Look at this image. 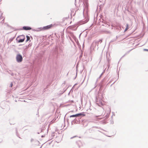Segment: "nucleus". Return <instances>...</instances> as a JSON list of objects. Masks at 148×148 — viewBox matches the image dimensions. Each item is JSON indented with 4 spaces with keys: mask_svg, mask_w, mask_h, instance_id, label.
<instances>
[{
    "mask_svg": "<svg viewBox=\"0 0 148 148\" xmlns=\"http://www.w3.org/2000/svg\"><path fill=\"white\" fill-rule=\"evenodd\" d=\"M25 38L24 35L18 36L16 39V40L18 43L22 42L25 40Z\"/></svg>",
    "mask_w": 148,
    "mask_h": 148,
    "instance_id": "nucleus-1",
    "label": "nucleus"
},
{
    "mask_svg": "<svg viewBox=\"0 0 148 148\" xmlns=\"http://www.w3.org/2000/svg\"><path fill=\"white\" fill-rule=\"evenodd\" d=\"M69 33L70 34V36L74 39L75 42H77V41H78V40L76 38V37L74 35L73 33L71 32H69Z\"/></svg>",
    "mask_w": 148,
    "mask_h": 148,
    "instance_id": "nucleus-6",
    "label": "nucleus"
},
{
    "mask_svg": "<svg viewBox=\"0 0 148 148\" xmlns=\"http://www.w3.org/2000/svg\"><path fill=\"white\" fill-rule=\"evenodd\" d=\"M26 38H27V39L26 40V42H27V41H30L31 40H30V38L29 36L27 35V36H26Z\"/></svg>",
    "mask_w": 148,
    "mask_h": 148,
    "instance_id": "nucleus-19",
    "label": "nucleus"
},
{
    "mask_svg": "<svg viewBox=\"0 0 148 148\" xmlns=\"http://www.w3.org/2000/svg\"><path fill=\"white\" fill-rule=\"evenodd\" d=\"M110 83V82H109L108 83V84H109V83Z\"/></svg>",
    "mask_w": 148,
    "mask_h": 148,
    "instance_id": "nucleus-59",
    "label": "nucleus"
},
{
    "mask_svg": "<svg viewBox=\"0 0 148 148\" xmlns=\"http://www.w3.org/2000/svg\"><path fill=\"white\" fill-rule=\"evenodd\" d=\"M53 53L56 55H57L58 54V49L55 48L53 51Z\"/></svg>",
    "mask_w": 148,
    "mask_h": 148,
    "instance_id": "nucleus-13",
    "label": "nucleus"
},
{
    "mask_svg": "<svg viewBox=\"0 0 148 148\" xmlns=\"http://www.w3.org/2000/svg\"><path fill=\"white\" fill-rule=\"evenodd\" d=\"M89 20V18H86V20H82L79 22V25L87 23Z\"/></svg>",
    "mask_w": 148,
    "mask_h": 148,
    "instance_id": "nucleus-7",
    "label": "nucleus"
},
{
    "mask_svg": "<svg viewBox=\"0 0 148 148\" xmlns=\"http://www.w3.org/2000/svg\"><path fill=\"white\" fill-rule=\"evenodd\" d=\"M14 38V37L12 38H10L8 41V44L9 43H10L11 42L13 41V40Z\"/></svg>",
    "mask_w": 148,
    "mask_h": 148,
    "instance_id": "nucleus-18",
    "label": "nucleus"
},
{
    "mask_svg": "<svg viewBox=\"0 0 148 148\" xmlns=\"http://www.w3.org/2000/svg\"><path fill=\"white\" fill-rule=\"evenodd\" d=\"M100 8H99V9H100V10H101V9H100Z\"/></svg>",
    "mask_w": 148,
    "mask_h": 148,
    "instance_id": "nucleus-61",
    "label": "nucleus"
},
{
    "mask_svg": "<svg viewBox=\"0 0 148 148\" xmlns=\"http://www.w3.org/2000/svg\"><path fill=\"white\" fill-rule=\"evenodd\" d=\"M61 37L62 38L64 36V34L62 33L61 35Z\"/></svg>",
    "mask_w": 148,
    "mask_h": 148,
    "instance_id": "nucleus-33",
    "label": "nucleus"
},
{
    "mask_svg": "<svg viewBox=\"0 0 148 148\" xmlns=\"http://www.w3.org/2000/svg\"><path fill=\"white\" fill-rule=\"evenodd\" d=\"M49 85H47V87Z\"/></svg>",
    "mask_w": 148,
    "mask_h": 148,
    "instance_id": "nucleus-60",
    "label": "nucleus"
},
{
    "mask_svg": "<svg viewBox=\"0 0 148 148\" xmlns=\"http://www.w3.org/2000/svg\"><path fill=\"white\" fill-rule=\"evenodd\" d=\"M76 143L78 146L79 147H80L82 145V143L81 142L80 140H79L77 141L76 142Z\"/></svg>",
    "mask_w": 148,
    "mask_h": 148,
    "instance_id": "nucleus-12",
    "label": "nucleus"
},
{
    "mask_svg": "<svg viewBox=\"0 0 148 148\" xmlns=\"http://www.w3.org/2000/svg\"><path fill=\"white\" fill-rule=\"evenodd\" d=\"M78 117L77 114H73L72 115H71L70 116V117H75V118H77V117Z\"/></svg>",
    "mask_w": 148,
    "mask_h": 148,
    "instance_id": "nucleus-16",
    "label": "nucleus"
},
{
    "mask_svg": "<svg viewBox=\"0 0 148 148\" xmlns=\"http://www.w3.org/2000/svg\"><path fill=\"white\" fill-rule=\"evenodd\" d=\"M97 103L98 104V105L99 106H100V105H103L102 102L101 101L99 102V104H98V103Z\"/></svg>",
    "mask_w": 148,
    "mask_h": 148,
    "instance_id": "nucleus-28",
    "label": "nucleus"
},
{
    "mask_svg": "<svg viewBox=\"0 0 148 148\" xmlns=\"http://www.w3.org/2000/svg\"><path fill=\"white\" fill-rule=\"evenodd\" d=\"M68 88H66V89H65L64 90V91L63 92H62V93H63Z\"/></svg>",
    "mask_w": 148,
    "mask_h": 148,
    "instance_id": "nucleus-37",
    "label": "nucleus"
},
{
    "mask_svg": "<svg viewBox=\"0 0 148 148\" xmlns=\"http://www.w3.org/2000/svg\"><path fill=\"white\" fill-rule=\"evenodd\" d=\"M42 130H41V132H42Z\"/></svg>",
    "mask_w": 148,
    "mask_h": 148,
    "instance_id": "nucleus-53",
    "label": "nucleus"
},
{
    "mask_svg": "<svg viewBox=\"0 0 148 148\" xmlns=\"http://www.w3.org/2000/svg\"><path fill=\"white\" fill-rule=\"evenodd\" d=\"M81 34H80L79 35V36H80Z\"/></svg>",
    "mask_w": 148,
    "mask_h": 148,
    "instance_id": "nucleus-56",
    "label": "nucleus"
},
{
    "mask_svg": "<svg viewBox=\"0 0 148 148\" xmlns=\"http://www.w3.org/2000/svg\"><path fill=\"white\" fill-rule=\"evenodd\" d=\"M143 50L144 51H148V49H143Z\"/></svg>",
    "mask_w": 148,
    "mask_h": 148,
    "instance_id": "nucleus-34",
    "label": "nucleus"
},
{
    "mask_svg": "<svg viewBox=\"0 0 148 148\" xmlns=\"http://www.w3.org/2000/svg\"><path fill=\"white\" fill-rule=\"evenodd\" d=\"M102 25L105 26L106 27H109L110 26V25L106 23V22H104V23Z\"/></svg>",
    "mask_w": 148,
    "mask_h": 148,
    "instance_id": "nucleus-17",
    "label": "nucleus"
},
{
    "mask_svg": "<svg viewBox=\"0 0 148 148\" xmlns=\"http://www.w3.org/2000/svg\"><path fill=\"white\" fill-rule=\"evenodd\" d=\"M70 93V92H69V94H68V95H69Z\"/></svg>",
    "mask_w": 148,
    "mask_h": 148,
    "instance_id": "nucleus-52",
    "label": "nucleus"
},
{
    "mask_svg": "<svg viewBox=\"0 0 148 148\" xmlns=\"http://www.w3.org/2000/svg\"><path fill=\"white\" fill-rule=\"evenodd\" d=\"M102 39H100L99 41L95 42L96 45H98L99 42H100L101 43L102 42Z\"/></svg>",
    "mask_w": 148,
    "mask_h": 148,
    "instance_id": "nucleus-20",
    "label": "nucleus"
},
{
    "mask_svg": "<svg viewBox=\"0 0 148 148\" xmlns=\"http://www.w3.org/2000/svg\"><path fill=\"white\" fill-rule=\"evenodd\" d=\"M4 18L1 21V23H3L4 22Z\"/></svg>",
    "mask_w": 148,
    "mask_h": 148,
    "instance_id": "nucleus-38",
    "label": "nucleus"
},
{
    "mask_svg": "<svg viewBox=\"0 0 148 148\" xmlns=\"http://www.w3.org/2000/svg\"><path fill=\"white\" fill-rule=\"evenodd\" d=\"M38 134H39V132H38Z\"/></svg>",
    "mask_w": 148,
    "mask_h": 148,
    "instance_id": "nucleus-57",
    "label": "nucleus"
},
{
    "mask_svg": "<svg viewBox=\"0 0 148 148\" xmlns=\"http://www.w3.org/2000/svg\"><path fill=\"white\" fill-rule=\"evenodd\" d=\"M127 30H126L125 29V30H124V32H126Z\"/></svg>",
    "mask_w": 148,
    "mask_h": 148,
    "instance_id": "nucleus-48",
    "label": "nucleus"
},
{
    "mask_svg": "<svg viewBox=\"0 0 148 148\" xmlns=\"http://www.w3.org/2000/svg\"><path fill=\"white\" fill-rule=\"evenodd\" d=\"M88 0H83V3L85 6V8L87 10L88 8L89 4L88 2Z\"/></svg>",
    "mask_w": 148,
    "mask_h": 148,
    "instance_id": "nucleus-4",
    "label": "nucleus"
},
{
    "mask_svg": "<svg viewBox=\"0 0 148 148\" xmlns=\"http://www.w3.org/2000/svg\"><path fill=\"white\" fill-rule=\"evenodd\" d=\"M76 137V136H74V137H72L71 138V139H72V138H73Z\"/></svg>",
    "mask_w": 148,
    "mask_h": 148,
    "instance_id": "nucleus-43",
    "label": "nucleus"
},
{
    "mask_svg": "<svg viewBox=\"0 0 148 148\" xmlns=\"http://www.w3.org/2000/svg\"><path fill=\"white\" fill-rule=\"evenodd\" d=\"M34 140L32 138L31 140V142H32L33 141H34Z\"/></svg>",
    "mask_w": 148,
    "mask_h": 148,
    "instance_id": "nucleus-35",
    "label": "nucleus"
},
{
    "mask_svg": "<svg viewBox=\"0 0 148 148\" xmlns=\"http://www.w3.org/2000/svg\"><path fill=\"white\" fill-rule=\"evenodd\" d=\"M106 79H107L106 77H105L101 81V84L100 85V89L101 88L103 87V82L105 81V80H106Z\"/></svg>",
    "mask_w": 148,
    "mask_h": 148,
    "instance_id": "nucleus-10",
    "label": "nucleus"
},
{
    "mask_svg": "<svg viewBox=\"0 0 148 148\" xmlns=\"http://www.w3.org/2000/svg\"><path fill=\"white\" fill-rule=\"evenodd\" d=\"M32 30L33 31L36 32H39L41 31H42V27L38 28L36 29H32Z\"/></svg>",
    "mask_w": 148,
    "mask_h": 148,
    "instance_id": "nucleus-9",
    "label": "nucleus"
},
{
    "mask_svg": "<svg viewBox=\"0 0 148 148\" xmlns=\"http://www.w3.org/2000/svg\"><path fill=\"white\" fill-rule=\"evenodd\" d=\"M13 86V83L12 82H11L10 85V87H12Z\"/></svg>",
    "mask_w": 148,
    "mask_h": 148,
    "instance_id": "nucleus-30",
    "label": "nucleus"
},
{
    "mask_svg": "<svg viewBox=\"0 0 148 148\" xmlns=\"http://www.w3.org/2000/svg\"><path fill=\"white\" fill-rule=\"evenodd\" d=\"M110 114V112L109 113H107L105 115L104 118L105 119L107 120L109 117V115Z\"/></svg>",
    "mask_w": 148,
    "mask_h": 148,
    "instance_id": "nucleus-14",
    "label": "nucleus"
},
{
    "mask_svg": "<svg viewBox=\"0 0 148 148\" xmlns=\"http://www.w3.org/2000/svg\"><path fill=\"white\" fill-rule=\"evenodd\" d=\"M129 29V25L128 24H126V27L125 28V29L127 30Z\"/></svg>",
    "mask_w": 148,
    "mask_h": 148,
    "instance_id": "nucleus-26",
    "label": "nucleus"
},
{
    "mask_svg": "<svg viewBox=\"0 0 148 148\" xmlns=\"http://www.w3.org/2000/svg\"><path fill=\"white\" fill-rule=\"evenodd\" d=\"M77 114H78V117H80V118L81 117H82V116H85V115L84 114V112L78 113Z\"/></svg>",
    "mask_w": 148,
    "mask_h": 148,
    "instance_id": "nucleus-11",
    "label": "nucleus"
},
{
    "mask_svg": "<svg viewBox=\"0 0 148 148\" xmlns=\"http://www.w3.org/2000/svg\"><path fill=\"white\" fill-rule=\"evenodd\" d=\"M84 7H85V6H84ZM84 9H85V10H86L87 11V10H88V9L87 10H86V9H85V8H84Z\"/></svg>",
    "mask_w": 148,
    "mask_h": 148,
    "instance_id": "nucleus-45",
    "label": "nucleus"
},
{
    "mask_svg": "<svg viewBox=\"0 0 148 148\" xmlns=\"http://www.w3.org/2000/svg\"><path fill=\"white\" fill-rule=\"evenodd\" d=\"M7 26L8 27H12L11 26H10V25H8V24H7Z\"/></svg>",
    "mask_w": 148,
    "mask_h": 148,
    "instance_id": "nucleus-32",
    "label": "nucleus"
},
{
    "mask_svg": "<svg viewBox=\"0 0 148 148\" xmlns=\"http://www.w3.org/2000/svg\"><path fill=\"white\" fill-rule=\"evenodd\" d=\"M82 56H83V53H82V52L79 56V58L80 59H81L82 57Z\"/></svg>",
    "mask_w": 148,
    "mask_h": 148,
    "instance_id": "nucleus-27",
    "label": "nucleus"
},
{
    "mask_svg": "<svg viewBox=\"0 0 148 148\" xmlns=\"http://www.w3.org/2000/svg\"><path fill=\"white\" fill-rule=\"evenodd\" d=\"M31 37H32H32L31 36Z\"/></svg>",
    "mask_w": 148,
    "mask_h": 148,
    "instance_id": "nucleus-58",
    "label": "nucleus"
},
{
    "mask_svg": "<svg viewBox=\"0 0 148 148\" xmlns=\"http://www.w3.org/2000/svg\"><path fill=\"white\" fill-rule=\"evenodd\" d=\"M110 65H108V69H109V67H110Z\"/></svg>",
    "mask_w": 148,
    "mask_h": 148,
    "instance_id": "nucleus-46",
    "label": "nucleus"
},
{
    "mask_svg": "<svg viewBox=\"0 0 148 148\" xmlns=\"http://www.w3.org/2000/svg\"><path fill=\"white\" fill-rule=\"evenodd\" d=\"M2 0H0V2Z\"/></svg>",
    "mask_w": 148,
    "mask_h": 148,
    "instance_id": "nucleus-54",
    "label": "nucleus"
},
{
    "mask_svg": "<svg viewBox=\"0 0 148 148\" xmlns=\"http://www.w3.org/2000/svg\"><path fill=\"white\" fill-rule=\"evenodd\" d=\"M69 39H70V40H71V41H72V40H71V37H69Z\"/></svg>",
    "mask_w": 148,
    "mask_h": 148,
    "instance_id": "nucleus-44",
    "label": "nucleus"
},
{
    "mask_svg": "<svg viewBox=\"0 0 148 148\" xmlns=\"http://www.w3.org/2000/svg\"><path fill=\"white\" fill-rule=\"evenodd\" d=\"M32 46V44H29L27 46H28V47H29L31 46Z\"/></svg>",
    "mask_w": 148,
    "mask_h": 148,
    "instance_id": "nucleus-31",
    "label": "nucleus"
},
{
    "mask_svg": "<svg viewBox=\"0 0 148 148\" xmlns=\"http://www.w3.org/2000/svg\"><path fill=\"white\" fill-rule=\"evenodd\" d=\"M110 114V112L109 113H107L105 115L104 118L105 119L107 120L109 117V115Z\"/></svg>",
    "mask_w": 148,
    "mask_h": 148,
    "instance_id": "nucleus-15",
    "label": "nucleus"
},
{
    "mask_svg": "<svg viewBox=\"0 0 148 148\" xmlns=\"http://www.w3.org/2000/svg\"><path fill=\"white\" fill-rule=\"evenodd\" d=\"M132 49H131L129 51L127 52L122 57H121V58L123 57L124 56H125L127 54L129 53L130 51Z\"/></svg>",
    "mask_w": 148,
    "mask_h": 148,
    "instance_id": "nucleus-23",
    "label": "nucleus"
},
{
    "mask_svg": "<svg viewBox=\"0 0 148 148\" xmlns=\"http://www.w3.org/2000/svg\"><path fill=\"white\" fill-rule=\"evenodd\" d=\"M55 134V133H53V135H53V136H54L53 134Z\"/></svg>",
    "mask_w": 148,
    "mask_h": 148,
    "instance_id": "nucleus-51",
    "label": "nucleus"
},
{
    "mask_svg": "<svg viewBox=\"0 0 148 148\" xmlns=\"http://www.w3.org/2000/svg\"><path fill=\"white\" fill-rule=\"evenodd\" d=\"M3 18V17H2V15H1V16H0V19H2Z\"/></svg>",
    "mask_w": 148,
    "mask_h": 148,
    "instance_id": "nucleus-40",
    "label": "nucleus"
},
{
    "mask_svg": "<svg viewBox=\"0 0 148 148\" xmlns=\"http://www.w3.org/2000/svg\"><path fill=\"white\" fill-rule=\"evenodd\" d=\"M96 99H97V102H98V99H97V97H96Z\"/></svg>",
    "mask_w": 148,
    "mask_h": 148,
    "instance_id": "nucleus-50",
    "label": "nucleus"
},
{
    "mask_svg": "<svg viewBox=\"0 0 148 148\" xmlns=\"http://www.w3.org/2000/svg\"><path fill=\"white\" fill-rule=\"evenodd\" d=\"M16 136L19 137V138H21L20 137L19 134L17 132V128L16 129Z\"/></svg>",
    "mask_w": 148,
    "mask_h": 148,
    "instance_id": "nucleus-22",
    "label": "nucleus"
},
{
    "mask_svg": "<svg viewBox=\"0 0 148 148\" xmlns=\"http://www.w3.org/2000/svg\"><path fill=\"white\" fill-rule=\"evenodd\" d=\"M76 0H75V5H76L75 3H76Z\"/></svg>",
    "mask_w": 148,
    "mask_h": 148,
    "instance_id": "nucleus-49",
    "label": "nucleus"
},
{
    "mask_svg": "<svg viewBox=\"0 0 148 148\" xmlns=\"http://www.w3.org/2000/svg\"><path fill=\"white\" fill-rule=\"evenodd\" d=\"M93 24H92L91 25V26H90V27L89 28H90V29H91L92 27H92V26L93 25Z\"/></svg>",
    "mask_w": 148,
    "mask_h": 148,
    "instance_id": "nucleus-36",
    "label": "nucleus"
},
{
    "mask_svg": "<svg viewBox=\"0 0 148 148\" xmlns=\"http://www.w3.org/2000/svg\"><path fill=\"white\" fill-rule=\"evenodd\" d=\"M103 32H105V33L106 34H110L111 33V32L109 31H104Z\"/></svg>",
    "mask_w": 148,
    "mask_h": 148,
    "instance_id": "nucleus-24",
    "label": "nucleus"
},
{
    "mask_svg": "<svg viewBox=\"0 0 148 148\" xmlns=\"http://www.w3.org/2000/svg\"><path fill=\"white\" fill-rule=\"evenodd\" d=\"M76 76H77V75H76ZM76 77H75L74 79H75L76 78Z\"/></svg>",
    "mask_w": 148,
    "mask_h": 148,
    "instance_id": "nucleus-55",
    "label": "nucleus"
},
{
    "mask_svg": "<svg viewBox=\"0 0 148 148\" xmlns=\"http://www.w3.org/2000/svg\"><path fill=\"white\" fill-rule=\"evenodd\" d=\"M16 60L17 62L20 63L23 60V58L22 56L19 53L16 56Z\"/></svg>",
    "mask_w": 148,
    "mask_h": 148,
    "instance_id": "nucleus-2",
    "label": "nucleus"
},
{
    "mask_svg": "<svg viewBox=\"0 0 148 148\" xmlns=\"http://www.w3.org/2000/svg\"><path fill=\"white\" fill-rule=\"evenodd\" d=\"M32 29L30 27L28 26H24L22 27V29L24 30L27 31L31 29Z\"/></svg>",
    "mask_w": 148,
    "mask_h": 148,
    "instance_id": "nucleus-8",
    "label": "nucleus"
},
{
    "mask_svg": "<svg viewBox=\"0 0 148 148\" xmlns=\"http://www.w3.org/2000/svg\"><path fill=\"white\" fill-rule=\"evenodd\" d=\"M29 48V47H28V46H26V48L25 49H27V48Z\"/></svg>",
    "mask_w": 148,
    "mask_h": 148,
    "instance_id": "nucleus-39",
    "label": "nucleus"
},
{
    "mask_svg": "<svg viewBox=\"0 0 148 148\" xmlns=\"http://www.w3.org/2000/svg\"><path fill=\"white\" fill-rule=\"evenodd\" d=\"M53 120L51 121L50 122L51 124L53 123Z\"/></svg>",
    "mask_w": 148,
    "mask_h": 148,
    "instance_id": "nucleus-41",
    "label": "nucleus"
},
{
    "mask_svg": "<svg viewBox=\"0 0 148 148\" xmlns=\"http://www.w3.org/2000/svg\"><path fill=\"white\" fill-rule=\"evenodd\" d=\"M41 137H42V138H43V137H45V135H42V136H41Z\"/></svg>",
    "mask_w": 148,
    "mask_h": 148,
    "instance_id": "nucleus-42",
    "label": "nucleus"
},
{
    "mask_svg": "<svg viewBox=\"0 0 148 148\" xmlns=\"http://www.w3.org/2000/svg\"><path fill=\"white\" fill-rule=\"evenodd\" d=\"M116 41V39H113L112 40H111L110 42V43H111L113 42H115Z\"/></svg>",
    "mask_w": 148,
    "mask_h": 148,
    "instance_id": "nucleus-25",
    "label": "nucleus"
},
{
    "mask_svg": "<svg viewBox=\"0 0 148 148\" xmlns=\"http://www.w3.org/2000/svg\"><path fill=\"white\" fill-rule=\"evenodd\" d=\"M117 38H118L117 36H116V38L115 39H116H116H117Z\"/></svg>",
    "mask_w": 148,
    "mask_h": 148,
    "instance_id": "nucleus-47",
    "label": "nucleus"
},
{
    "mask_svg": "<svg viewBox=\"0 0 148 148\" xmlns=\"http://www.w3.org/2000/svg\"><path fill=\"white\" fill-rule=\"evenodd\" d=\"M80 118L78 117L77 118H75L73 120L71 121V124L73 125V123L75 124H78L79 123Z\"/></svg>",
    "mask_w": 148,
    "mask_h": 148,
    "instance_id": "nucleus-3",
    "label": "nucleus"
},
{
    "mask_svg": "<svg viewBox=\"0 0 148 148\" xmlns=\"http://www.w3.org/2000/svg\"><path fill=\"white\" fill-rule=\"evenodd\" d=\"M52 26V24H51L46 26H44L43 27H42V30L43 31L47 30L50 29Z\"/></svg>",
    "mask_w": 148,
    "mask_h": 148,
    "instance_id": "nucleus-5",
    "label": "nucleus"
},
{
    "mask_svg": "<svg viewBox=\"0 0 148 148\" xmlns=\"http://www.w3.org/2000/svg\"><path fill=\"white\" fill-rule=\"evenodd\" d=\"M105 72V71H104L101 74V75H100V76H99V78H100L102 76V75L103 74V73H104Z\"/></svg>",
    "mask_w": 148,
    "mask_h": 148,
    "instance_id": "nucleus-29",
    "label": "nucleus"
},
{
    "mask_svg": "<svg viewBox=\"0 0 148 148\" xmlns=\"http://www.w3.org/2000/svg\"><path fill=\"white\" fill-rule=\"evenodd\" d=\"M7 72L8 73L10 74L12 76H14V74L13 73H11V71H7Z\"/></svg>",
    "mask_w": 148,
    "mask_h": 148,
    "instance_id": "nucleus-21",
    "label": "nucleus"
}]
</instances>
